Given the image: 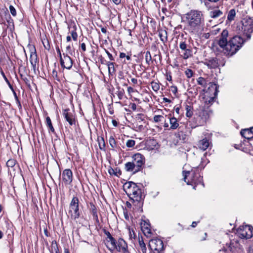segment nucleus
Instances as JSON below:
<instances>
[{
    "label": "nucleus",
    "instance_id": "35",
    "mask_svg": "<svg viewBox=\"0 0 253 253\" xmlns=\"http://www.w3.org/2000/svg\"><path fill=\"white\" fill-rule=\"evenodd\" d=\"M145 58L146 63L148 65H150V62L152 60V57H151V55L150 52L149 51H147L146 52L145 56Z\"/></svg>",
    "mask_w": 253,
    "mask_h": 253
},
{
    "label": "nucleus",
    "instance_id": "64",
    "mask_svg": "<svg viewBox=\"0 0 253 253\" xmlns=\"http://www.w3.org/2000/svg\"><path fill=\"white\" fill-rule=\"evenodd\" d=\"M123 95V93L122 91H120V92H119L118 96H119L120 99L122 98Z\"/></svg>",
    "mask_w": 253,
    "mask_h": 253
},
{
    "label": "nucleus",
    "instance_id": "60",
    "mask_svg": "<svg viewBox=\"0 0 253 253\" xmlns=\"http://www.w3.org/2000/svg\"><path fill=\"white\" fill-rule=\"evenodd\" d=\"M112 123L114 126H118V122L115 120H113L112 121Z\"/></svg>",
    "mask_w": 253,
    "mask_h": 253
},
{
    "label": "nucleus",
    "instance_id": "15",
    "mask_svg": "<svg viewBox=\"0 0 253 253\" xmlns=\"http://www.w3.org/2000/svg\"><path fill=\"white\" fill-rule=\"evenodd\" d=\"M69 109H65L63 112V116L66 121L70 125L72 126L75 124V119L72 113L69 112Z\"/></svg>",
    "mask_w": 253,
    "mask_h": 253
},
{
    "label": "nucleus",
    "instance_id": "53",
    "mask_svg": "<svg viewBox=\"0 0 253 253\" xmlns=\"http://www.w3.org/2000/svg\"><path fill=\"white\" fill-rule=\"evenodd\" d=\"M105 235L107 236V238H106V240H109V239H110L111 237H113L111 235V234L108 231H105Z\"/></svg>",
    "mask_w": 253,
    "mask_h": 253
},
{
    "label": "nucleus",
    "instance_id": "12",
    "mask_svg": "<svg viewBox=\"0 0 253 253\" xmlns=\"http://www.w3.org/2000/svg\"><path fill=\"white\" fill-rule=\"evenodd\" d=\"M228 249L232 253H238L242 249V246L237 240H232L228 245Z\"/></svg>",
    "mask_w": 253,
    "mask_h": 253
},
{
    "label": "nucleus",
    "instance_id": "27",
    "mask_svg": "<svg viewBox=\"0 0 253 253\" xmlns=\"http://www.w3.org/2000/svg\"><path fill=\"white\" fill-rule=\"evenodd\" d=\"M139 245L142 253H146V247L142 237L139 238Z\"/></svg>",
    "mask_w": 253,
    "mask_h": 253
},
{
    "label": "nucleus",
    "instance_id": "30",
    "mask_svg": "<svg viewBox=\"0 0 253 253\" xmlns=\"http://www.w3.org/2000/svg\"><path fill=\"white\" fill-rule=\"evenodd\" d=\"M108 68V72L109 74L113 73L115 72V69L114 67V63L113 62H108L106 63Z\"/></svg>",
    "mask_w": 253,
    "mask_h": 253
},
{
    "label": "nucleus",
    "instance_id": "8",
    "mask_svg": "<svg viewBox=\"0 0 253 253\" xmlns=\"http://www.w3.org/2000/svg\"><path fill=\"white\" fill-rule=\"evenodd\" d=\"M145 162L144 156L140 153H136L132 156V163L135 165L136 170H140Z\"/></svg>",
    "mask_w": 253,
    "mask_h": 253
},
{
    "label": "nucleus",
    "instance_id": "58",
    "mask_svg": "<svg viewBox=\"0 0 253 253\" xmlns=\"http://www.w3.org/2000/svg\"><path fill=\"white\" fill-rule=\"evenodd\" d=\"M122 0H112L113 2L116 5H118L121 3Z\"/></svg>",
    "mask_w": 253,
    "mask_h": 253
},
{
    "label": "nucleus",
    "instance_id": "33",
    "mask_svg": "<svg viewBox=\"0 0 253 253\" xmlns=\"http://www.w3.org/2000/svg\"><path fill=\"white\" fill-rule=\"evenodd\" d=\"M200 116L202 117L203 121L205 122L209 117V113L207 111L203 110L200 113Z\"/></svg>",
    "mask_w": 253,
    "mask_h": 253
},
{
    "label": "nucleus",
    "instance_id": "57",
    "mask_svg": "<svg viewBox=\"0 0 253 253\" xmlns=\"http://www.w3.org/2000/svg\"><path fill=\"white\" fill-rule=\"evenodd\" d=\"M163 102L169 103L171 102V100L166 97H164L163 98Z\"/></svg>",
    "mask_w": 253,
    "mask_h": 253
},
{
    "label": "nucleus",
    "instance_id": "51",
    "mask_svg": "<svg viewBox=\"0 0 253 253\" xmlns=\"http://www.w3.org/2000/svg\"><path fill=\"white\" fill-rule=\"evenodd\" d=\"M105 52L107 54L109 59L111 61H113L114 60L112 55L106 49H105Z\"/></svg>",
    "mask_w": 253,
    "mask_h": 253
},
{
    "label": "nucleus",
    "instance_id": "46",
    "mask_svg": "<svg viewBox=\"0 0 253 253\" xmlns=\"http://www.w3.org/2000/svg\"><path fill=\"white\" fill-rule=\"evenodd\" d=\"M52 249L54 250L55 253H59V251L56 243H52Z\"/></svg>",
    "mask_w": 253,
    "mask_h": 253
},
{
    "label": "nucleus",
    "instance_id": "41",
    "mask_svg": "<svg viewBox=\"0 0 253 253\" xmlns=\"http://www.w3.org/2000/svg\"><path fill=\"white\" fill-rule=\"evenodd\" d=\"M15 163H16V162L14 160L10 159V160H9L7 162L6 165L8 167L12 168L13 167H14L15 166Z\"/></svg>",
    "mask_w": 253,
    "mask_h": 253
},
{
    "label": "nucleus",
    "instance_id": "11",
    "mask_svg": "<svg viewBox=\"0 0 253 253\" xmlns=\"http://www.w3.org/2000/svg\"><path fill=\"white\" fill-rule=\"evenodd\" d=\"M62 180L65 184H70L73 181V173L71 169H65L62 174Z\"/></svg>",
    "mask_w": 253,
    "mask_h": 253
},
{
    "label": "nucleus",
    "instance_id": "56",
    "mask_svg": "<svg viewBox=\"0 0 253 253\" xmlns=\"http://www.w3.org/2000/svg\"><path fill=\"white\" fill-rule=\"evenodd\" d=\"M131 81L134 84H137V83H138V81L135 78H131Z\"/></svg>",
    "mask_w": 253,
    "mask_h": 253
},
{
    "label": "nucleus",
    "instance_id": "26",
    "mask_svg": "<svg viewBox=\"0 0 253 253\" xmlns=\"http://www.w3.org/2000/svg\"><path fill=\"white\" fill-rule=\"evenodd\" d=\"M222 14V11L218 9H215L210 12V16L212 18H217L220 16Z\"/></svg>",
    "mask_w": 253,
    "mask_h": 253
},
{
    "label": "nucleus",
    "instance_id": "63",
    "mask_svg": "<svg viewBox=\"0 0 253 253\" xmlns=\"http://www.w3.org/2000/svg\"><path fill=\"white\" fill-rule=\"evenodd\" d=\"M101 32H102L103 33H104V34L106 33V32H107V30H106V29L105 28H104V27L101 28Z\"/></svg>",
    "mask_w": 253,
    "mask_h": 253
},
{
    "label": "nucleus",
    "instance_id": "50",
    "mask_svg": "<svg viewBox=\"0 0 253 253\" xmlns=\"http://www.w3.org/2000/svg\"><path fill=\"white\" fill-rule=\"evenodd\" d=\"M42 42L44 48L49 50L50 49V45L49 44L48 41H46L45 42Z\"/></svg>",
    "mask_w": 253,
    "mask_h": 253
},
{
    "label": "nucleus",
    "instance_id": "31",
    "mask_svg": "<svg viewBox=\"0 0 253 253\" xmlns=\"http://www.w3.org/2000/svg\"><path fill=\"white\" fill-rule=\"evenodd\" d=\"M46 124L47 126L49 127V129L51 132H54V128L52 125L51 121L49 118V117L47 116L46 118Z\"/></svg>",
    "mask_w": 253,
    "mask_h": 253
},
{
    "label": "nucleus",
    "instance_id": "55",
    "mask_svg": "<svg viewBox=\"0 0 253 253\" xmlns=\"http://www.w3.org/2000/svg\"><path fill=\"white\" fill-rule=\"evenodd\" d=\"M248 253H253V246H251L249 248Z\"/></svg>",
    "mask_w": 253,
    "mask_h": 253
},
{
    "label": "nucleus",
    "instance_id": "29",
    "mask_svg": "<svg viewBox=\"0 0 253 253\" xmlns=\"http://www.w3.org/2000/svg\"><path fill=\"white\" fill-rule=\"evenodd\" d=\"M185 110L186 111V116L188 118L192 117L193 115L192 107L190 105H186Z\"/></svg>",
    "mask_w": 253,
    "mask_h": 253
},
{
    "label": "nucleus",
    "instance_id": "17",
    "mask_svg": "<svg viewBox=\"0 0 253 253\" xmlns=\"http://www.w3.org/2000/svg\"><path fill=\"white\" fill-rule=\"evenodd\" d=\"M205 64L209 68L212 69L217 68L219 65L218 60L216 58H211L207 60L205 62Z\"/></svg>",
    "mask_w": 253,
    "mask_h": 253
},
{
    "label": "nucleus",
    "instance_id": "16",
    "mask_svg": "<svg viewBox=\"0 0 253 253\" xmlns=\"http://www.w3.org/2000/svg\"><path fill=\"white\" fill-rule=\"evenodd\" d=\"M117 242L115 239L111 237L109 240H107L106 246L107 248L111 252L113 253L116 248Z\"/></svg>",
    "mask_w": 253,
    "mask_h": 253
},
{
    "label": "nucleus",
    "instance_id": "14",
    "mask_svg": "<svg viewBox=\"0 0 253 253\" xmlns=\"http://www.w3.org/2000/svg\"><path fill=\"white\" fill-rule=\"evenodd\" d=\"M190 174V172L189 171H183L184 180L187 183L188 185L192 184V183L195 184L198 183V182L201 181V178L200 177H199V179L198 180H197V179L195 178V177H197V174L195 173H192V176L191 177V180H188V181H186L187 176H188Z\"/></svg>",
    "mask_w": 253,
    "mask_h": 253
},
{
    "label": "nucleus",
    "instance_id": "7",
    "mask_svg": "<svg viewBox=\"0 0 253 253\" xmlns=\"http://www.w3.org/2000/svg\"><path fill=\"white\" fill-rule=\"evenodd\" d=\"M149 247L153 253H164V243L161 239L157 238L151 239L149 243Z\"/></svg>",
    "mask_w": 253,
    "mask_h": 253
},
{
    "label": "nucleus",
    "instance_id": "3",
    "mask_svg": "<svg viewBox=\"0 0 253 253\" xmlns=\"http://www.w3.org/2000/svg\"><path fill=\"white\" fill-rule=\"evenodd\" d=\"M124 189L128 196L133 201H139L141 199V191L136 183L129 181L125 183Z\"/></svg>",
    "mask_w": 253,
    "mask_h": 253
},
{
    "label": "nucleus",
    "instance_id": "1",
    "mask_svg": "<svg viewBox=\"0 0 253 253\" xmlns=\"http://www.w3.org/2000/svg\"><path fill=\"white\" fill-rule=\"evenodd\" d=\"M186 29L192 35L199 36L203 31L205 20L202 12L191 10L184 15Z\"/></svg>",
    "mask_w": 253,
    "mask_h": 253
},
{
    "label": "nucleus",
    "instance_id": "9",
    "mask_svg": "<svg viewBox=\"0 0 253 253\" xmlns=\"http://www.w3.org/2000/svg\"><path fill=\"white\" fill-rule=\"evenodd\" d=\"M127 244L126 241L122 238H120L118 239L116 248V250L119 252H123V253H130L127 249Z\"/></svg>",
    "mask_w": 253,
    "mask_h": 253
},
{
    "label": "nucleus",
    "instance_id": "28",
    "mask_svg": "<svg viewBox=\"0 0 253 253\" xmlns=\"http://www.w3.org/2000/svg\"><path fill=\"white\" fill-rule=\"evenodd\" d=\"M236 15V11L234 9H231L228 13L227 20L229 21H232L234 19Z\"/></svg>",
    "mask_w": 253,
    "mask_h": 253
},
{
    "label": "nucleus",
    "instance_id": "37",
    "mask_svg": "<svg viewBox=\"0 0 253 253\" xmlns=\"http://www.w3.org/2000/svg\"><path fill=\"white\" fill-rule=\"evenodd\" d=\"M214 101V98L213 97H209L207 98L205 101V105L208 107L210 105H211Z\"/></svg>",
    "mask_w": 253,
    "mask_h": 253
},
{
    "label": "nucleus",
    "instance_id": "34",
    "mask_svg": "<svg viewBox=\"0 0 253 253\" xmlns=\"http://www.w3.org/2000/svg\"><path fill=\"white\" fill-rule=\"evenodd\" d=\"M151 84L152 88L153 89V90L154 91L157 92L159 90L160 84L159 83H158L157 82H152L151 83Z\"/></svg>",
    "mask_w": 253,
    "mask_h": 253
},
{
    "label": "nucleus",
    "instance_id": "6",
    "mask_svg": "<svg viewBox=\"0 0 253 253\" xmlns=\"http://www.w3.org/2000/svg\"><path fill=\"white\" fill-rule=\"evenodd\" d=\"M237 234L241 239H250L253 236V227L249 225L240 226L237 230Z\"/></svg>",
    "mask_w": 253,
    "mask_h": 253
},
{
    "label": "nucleus",
    "instance_id": "47",
    "mask_svg": "<svg viewBox=\"0 0 253 253\" xmlns=\"http://www.w3.org/2000/svg\"><path fill=\"white\" fill-rule=\"evenodd\" d=\"M7 22L8 23V27H14L13 20L11 19L10 16H9L8 19L7 20Z\"/></svg>",
    "mask_w": 253,
    "mask_h": 253
},
{
    "label": "nucleus",
    "instance_id": "13",
    "mask_svg": "<svg viewBox=\"0 0 253 253\" xmlns=\"http://www.w3.org/2000/svg\"><path fill=\"white\" fill-rule=\"evenodd\" d=\"M179 48L184 51L182 57L184 59H187L191 56V50L187 48V45L185 42H181L179 44Z\"/></svg>",
    "mask_w": 253,
    "mask_h": 253
},
{
    "label": "nucleus",
    "instance_id": "10",
    "mask_svg": "<svg viewBox=\"0 0 253 253\" xmlns=\"http://www.w3.org/2000/svg\"><path fill=\"white\" fill-rule=\"evenodd\" d=\"M63 57L61 58L60 64L63 68L67 69H70L73 65V61L71 57L67 54H63Z\"/></svg>",
    "mask_w": 253,
    "mask_h": 253
},
{
    "label": "nucleus",
    "instance_id": "5",
    "mask_svg": "<svg viewBox=\"0 0 253 253\" xmlns=\"http://www.w3.org/2000/svg\"><path fill=\"white\" fill-rule=\"evenodd\" d=\"M242 23V29L244 35L247 37V39H250L251 35L253 32V19L250 17L246 16L243 19Z\"/></svg>",
    "mask_w": 253,
    "mask_h": 253
},
{
    "label": "nucleus",
    "instance_id": "38",
    "mask_svg": "<svg viewBox=\"0 0 253 253\" xmlns=\"http://www.w3.org/2000/svg\"><path fill=\"white\" fill-rule=\"evenodd\" d=\"M129 239H135L136 237L135 233L133 229H128Z\"/></svg>",
    "mask_w": 253,
    "mask_h": 253
},
{
    "label": "nucleus",
    "instance_id": "43",
    "mask_svg": "<svg viewBox=\"0 0 253 253\" xmlns=\"http://www.w3.org/2000/svg\"><path fill=\"white\" fill-rule=\"evenodd\" d=\"M162 118H163V116L162 115H155L153 118V120L154 122L158 123L162 121Z\"/></svg>",
    "mask_w": 253,
    "mask_h": 253
},
{
    "label": "nucleus",
    "instance_id": "39",
    "mask_svg": "<svg viewBox=\"0 0 253 253\" xmlns=\"http://www.w3.org/2000/svg\"><path fill=\"white\" fill-rule=\"evenodd\" d=\"M135 142L134 140L130 139L127 141L126 145L127 147H132L135 145Z\"/></svg>",
    "mask_w": 253,
    "mask_h": 253
},
{
    "label": "nucleus",
    "instance_id": "25",
    "mask_svg": "<svg viewBox=\"0 0 253 253\" xmlns=\"http://www.w3.org/2000/svg\"><path fill=\"white\" fill-rule=\"evenodd\" d=\"M159 36L161 39V41L164 43L166 42L167 40V32L166 30H161L159 33Z\"/></svg>",
    "mask_w": 253,
    "mask_h": 253
},
{
    "label": "nucleus",
    "instance_id": "20",
    "mask_svg": "<svg viewBox=\"0 0 253 253\" xmlns=\"http://www.w3.org/2000/svg\"><path fill=\"white\" fill-rule=\"evenodd\" d=\"M90 211L92 215L93 219L97 223L99 222V219L97 213V210L95 205L93 203H90Z\"/></svg>",
    "mask_w": 253,
    "mask_h": 253
},
{
    "label": "nucleus",
    "instance_id": "52",
    "mask_svg": "<svg viewBox=\"0 0 253 253\" xmlns=\"http://www.w3.org/2000/svg\"><path fill=\"white\" fill-rule=\"evenodd\" d=\"M171 90L173 93H176L177 91V88L175 86H171Z\"/></svg>",
    "mask_w": 253,
    "mask_h": 253
},
{
    "label": "nucleus",
    "instance_id": "40",
    "mask_svg": "<svg viewBox=\"0 0 253 253\" xmlns=\"http://www.w3.org/2000/svg\"><path fill=\"white\" fill-rule=\"evenodd\" d=\"M185 74L188 78H191L193 75V72L192 70L188 69L185 71Z\"/></svg>",
    "mask_w": 253,
    "mask_h": 253
},
{
    "label": "nucleus",
    "instance_id": "24",
    "mask_svg": "<svg viewBox=\"0 0 253 253\" xmlns=\"http://www.w3.org/2000/svg\"><path fill=\"white\" fill-rule=\"evenodd\" d=\"M132 162H127L125 164V169L127 171H134V172L138 171V170H136V168Z\"/></svg>",
    "mask_w": 253,
    "mask_h": 253
},
{
    "label": "nucleus",
    "instance_id": "22",
    "mask_svg": "<svg viewBox=\"0 0 253 253\" xmlns=\"http://www.w3.org/2000/svg\"><path fill=\"white\" fill-rule=\"evenodd\" d=\"M30 62L34 68H36L38 62L37 55L35 50L32 51L30 54Z\"/></svg>",
    "mask_w": 253,
    "mask_h": 253
},
{
    "label": "nucleus",
    "instance_id": "59",
    "mask_svg": "<svg viewBox=\"0 0 253 253\" xmlns=\"http://www.w3.org/2000/svg\"><path fill=\"white\" fill-rule=\"evenodd\" d=\"M16 103L18 105L19 110H21L22 109V106L19 100H17V101H16Z\"/></svg>",
    "mask_w": 253,
    "mask_h": 253
},
{
    "label": "nucleus",
    "instance_id": "21",
    "mask_svg": "<svg viewBox=\"0 0 253 253\" xmlns=\"http://www.w3.org/2000/svg\"><path fill=\"white\" fill-rule=\"evenodd\" d=\"M241 134L244 138L250 139L253 137V133L250 128H246L241 131Z\"/></svg>",
    "mask_w": 253,
    "mask_h": 253
},
{
    "label": "nucleus",
    "instance_id": "18",
    "mask_svg": "<svg viewBox=\"0 0 253 253\" xmlns=\"http://www.w3.org/2000/svg\"><path fill=\"white\" fill-rule=\"evenodd\" d=\"M141 227L142 231L145 236H148L151 234V232L149 223H147L145 221H143L141 223Z\"/></svg>",
    "mask_w": 253,
    "mask_h": 253
},
{
    "label": "nucleus",
    "instance_id": "45",
    "mask_svg": "<svg viewBox=\"0 0 253 253\" xmlns=\"http://www.w3.org/2000/svg\"><path fill=\"white\" fill-rule=\"evenodd\" d=\"M71 35L73 40L75 41H76L77 40V38H78V34H77V32H76V30L72 31L71 32Z\"/></svg>",
    "mask_w": 253,
    "mask_h": 253
},
{
    "label": "nucleus",
    "instance_id": "48",
    "mask_svg": "<svg viewBox=\"0 0 253 253\" xmlns=\"http://www.w3.org/2000/svg\"><path fill=\"white\" fill-rule=\"evenodd\" d=\"M128 106L129 108L132 109L133 111H135L136 109V105L134 103H130Z\"/></svg>",
    "mask_w": 253,
    "mask_h": 253
},
{
    "label": "nucleus",
    "instance_id": "61",
    "mask_svg": "<svg viewBox=\"0 0 253 253\" xmlns=\"http://www.w3.org/2000/svg\"><path fill=\"white\" fill-rule=\"evenodd\" d=\"M56 50H57V52L58 54H59V55L60 56V59L61 58L63 57L62 56L61 51H60V49H59V48L58 47L56 48Z\"/></svg>",
    "mask_w": 253,
    "mask_h": 253
},
{
    "label": "nucleus",
    "instance_id": "32",
    "mask_svg": "<svg viewBox=\"0 0 253 253\" xmlns=\"http://www.w3.org/2000/svg\"><path fill=\"white\" fill-rule=\"evenodd\" d=\"M108 172L111 175H114L117 176H119V175L121 174L120 169H113L112 168H110L109 169Z\"/></svg>",
    "mask_w": 253,
    "mask_h": 253
},
{
    "label": "nucleus",
    "instance_id": "62",
    "mask_svg": "<svg viewBox=\"0 0 253 253\" xmlns=\"http://www.w3.org/2000/svg\"><path fill=\"white\" fill-rule=\"evenodd\" d=\"M126 54L125 53H123V52L120 53V57L121 58H124V57H126Z\"/></svg>",
    "mask_w": 253,
    "mask_h": 253
},
{
    "label": "nucleus",
    "instance_id": "19",
    "mask_svg": "<svg viewBox=\"0 0 253 253\" xmlns=\"http://www.w3.org/2000/svg\"><path fill=\"white\" fill-rule=\"evenodd\" d=\"M210 146V142L207 138L200 140L198 143L199 148L202 150H206Z\"/></svg>",
    "mask_w": 253,
    "mask_h": 253
},
{
    "label": "nucleus",
    "instance_id": "42",
    "mask_svg": "<svg viewBox=\"0 0 253 253\" xmlns=\"http://www.w3.org/2000/svg\"><path fill=\"white\" fill-rule=\"evenodd\" d=\"M197 82L199 84L203 86H205L206 84L205 79L202 77H200L198 79Z\"/></svg>",
    "mask_w": 253,
    "mask_h": 253
},
{
    "label": "nucleus",
    "instance_id": "23",
    "mask_svg": "<svg viewBox=\"0 0 253 253\" xmlns=\"http://www.w3.org/2000/svg\"><path fill=\"white\" fill-rule=\"evenodd\" d=\"M169 123L170 125L169 129H175L179 126V124L178 123L177 120L175 117H172L169 118Z\"/></svg>",
    "mask_w": 253,
    "mask_h": 253
},
{
    "label": "nucleus",
    "instance_id": "54",
    "mask_svg": "<svg viewBox=\"0 0 253 253\" xmlns=\"http://www.w3.org/2000/svg\"><path fill=\"white\" fill-rule=\"evenodd\" d=\"M81 47L82 49L85 51L86 50V47H85V44L84 43H82L81 45Z\"/></svg>",
    "mask_w": 253,
    "mask_h": 253
},
{
    "label": "nucleus",
    "instance_id": "49",
    "mask_svg": "<svg viewBox=\"0 0 253 253\" xmlns=\"http://www.w3.org/2000/svg\"><path fill=\"white\" fill-rule=\"evenodd\" d=\"M101 141H102V144L101 142H99V145L100 149L102 150L105 148V142H104V139L103 138H101Z\"/></svg>",
    "mask_w": 253,
    "mask_h": 253
},
{
    "label": "nucleus",
    "instance_id": "4",
    "mask_svg": "<svg viewBox=\"0 0 253 253\" xmlns=\"http://www.w3.org/2000/svg\"><path fill=\"white\" fill-rule=\"evenodd\" d=\"M79 200L77 197H74L69 205V210L68 211L69 215L73 219H76L80 217V213L79 211Z\"/></svg>",
    "mask_w": 253,
    "mask_h": 253
},
{
    "label": "nucleus",
    "instance_id": "36",
    "mask_svg": "<svg viewBox=\"0 0 253 253\" xmlns=\"http://www.w3.org/2000/svg\"><path fill=\"white\" fill-rule=\"evenodd\" d=\"M109 142L112 148H115L116 147V141L113 136L110 137Z\"/></svg>",
    "mask_w": 253,
    "mask_h": 253
},
{
    "label": "nucleus",
    "instance_id": "44",
    "mask_svg": "<svg viewBox=\"0 0 253 253\" xmlns=\"http://www.w3.org/2000/svg\"><path fill=\"white\" fill-rule=\"evenodd\" d=\"M9 10H10V12L11 15L13 16H15L16 15V10L13 6H12V5L9 6Z\"/></svg>",
    "mask_w": 253,
    "mask_h": 253
},
{
    "label": "nucleus",
    "instance_id": "2",
    "mask_svg": "<svg viewBox=\"0 0 253 253\" xmlns=\"http://www.w3.org/2000/svg\"><path fill=\"white\" fill-rule=\"evenodd\" d=\"M228 35V31L223 30L218 41V44L222 48L225 54L232 56L241 48L244 43V40L240 36H234L228 41L227 39Z\"/></svg>",
    "mask_w": 253,
    "mask_h": 253
}]
</instances>
